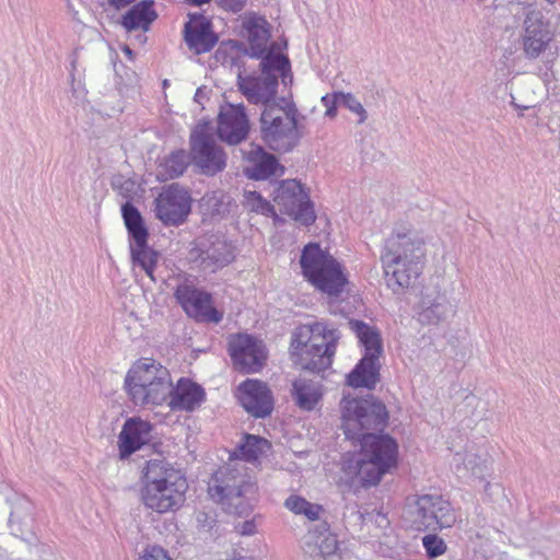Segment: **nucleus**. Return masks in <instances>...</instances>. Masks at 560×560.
<instances>
[{
    "label": "nucleus",
    "instance_id": "obj_1",
    "mask_svg": "<svg viewBox=\"0 0 560 560\" xmlns=\"http://www.w3.org/2000/svg\"><path fill=\"white\" fill-rule=\"evenodd\" d=\"M424 255V243L413 232H394L381 256L388 288L395 293L409 288L422 271Z\"/></svg>",
    "mask_w": 560,
    "mask_h": 560
},
{
    "label": "nucleus",
    "instance_id": "obj_2",
    "mask_svg": "<svg viewBox=\"0 0 560 560\" xmlns=\"http://www.w3.org/2000/svg\"><path fill=\"white\" fill-rule=\"evenodd\" d=\"M340 338L338 328L328 322L301 325L291 336V357L302 370L323 372L331 366Z\"/></svg>",
    "mask_w": 560,
    "mask_h": 560
},
{
    "label": "nucleus",
    "instance_id": "obj_3",
    "mask_svg": "<svg viewBox=\"0 0 560 560\" xmlns=\"http://www.w3.org/2000/svg\"><path fill=\"white\" fill-rule=\"evenodd\" d=\"M187 489L183 472L164 459H151L142 469L141 500L152 511L166 513L178 509Z\"/></svg>",
    "mask_w": 560,
    "mask_h": 560
},
{
    "label": "nucleus",
    "instance_id": "obj_4",
    "mask_svg": "<svg viewBox=\"0 0 560 560\" xmlns=\"http://www.w3.org/2000/svg\"><path fill=\"white\" fill-rule=\"evenodd\" d=\"M212 500L230 514L246 517L257 500V486L244 472V468L225 466L220 468L208 486Z\"/></svg>",
    "mask_w": 560,
    "mask_h": 560
},
{
    "label": "nucleus",
    "instance_id": "obj_5",
    "mask_svg": "<svg viewBox=\"0 0 560 560\" xmlns=\"http://www.w3.org/2000/svg\"><path fill=\"white\" fill-rule=\"evenodd\" d=\"M172 385L168 370L160 362L143 358L129 369L125 387L137 406H158L166 401Z\"/></svg>",
    "mask_w": 560,
    "mask_h": 560
},
{
    "label": "nucleus",
    "instance_id": "obj_6",
    "mask_svg": "<svg viewBox=\"0 0 560 560\" xmlns=\"http://www.w3.org/2000/svg\"><path fill=\"white\" fill-rule=\"evenodd\" d=\"M299 109L290 98L281 97L265 107L260 115L262 140L276 151L293 149L301 133L298 128Z\"/></svg>",
    "mask_w": 560,
    "mask_h": 560
},
{
    "label": "nucleus",
    "instance_id": "obj_7",
    "mask_svg": "<svg viewBox=\"0 0 560 560\" xmlns=\"http://www.w3.org/2000/svg\"><path fill=\"white\" fill-rule=\"evenodd\" d=\"M300 266L304 278L328 295H338L348 282L341 264L317 242L303 247Z\"/></svg>",
    "mask_w": 560,
    "mask_h": 560
},
{
    "label": "nucleus",
    "instance_id": "obj_8",
    "mask_svg": "<svg viewBox=\"0 0 560 560\" xmlns=\"http://www.w3.org/2000/svg\"><path fill=\"white\" fill-rule=\"evenodd\" d=\"M361 457L358 460V476L363 487L378 485L398 463V444L388 434L366 435L359 440Z\"/></svg>",
    "mask_w": 560,
    "mask_h": 560
},
{
    "label": "nucleus",
    "instance_id": "obj_9",
    "mask_svg": "<svg viewBox=\"0 0 560 560\" xmlns=\"http://www.w3.org/2000/svg\"><path fill=\"white\" fill-rule=\"evenodd\" d=\"M350 329L364 349L362 359L348 374L347 383L353 388L373 389L380 381V357L383 354V340L380 330L362 320L351 319Z\"/></svg>",
    "mask_w": 560,
    "mask_h": 560
},
{
    "label": "nucleus",
    "instance_id": "obj_10",
    "mask_svg": "<svg viewBox=\"0 0 560 560\" xmlns=\"http://www.w3.org/2000/svg\"><path fill=\"white\" fill-rule=\"evenodd\" d=\"M340 407L342 429L349 440L374 435L369 431L382 430L388 419L385 405L372 396L365 399L343 396Z\"/></svg>",
    "mask_w": 560,
    "mask_h": 560
},
{
    "label": "nucleus",
    "instance_id": "obj_11",
    "mask_svg": "<svg viewBox=\"0 0 560 560\" xmlns=\"http://www.w3.org/2000/svg\"><path fill=\"white\" fill-rule=\"evenodd\" d=\"M402 517L419 532L450 528L457 520L451 503L442 495L432 493L407 498Z\"/></svg>",
    "mask_w": 560,
    "mask_h": 560
},
{
    "label": "nucleus",
    "instance_id": "obj_12",
    "mask_svg": "<svg viewBox=\"0 0 560 560\" xmlns=\"http://www.w3.org/2000/svg\"><path fill=\"white\" fill-rule=\"evenodd\" d=\"M121 217L129 236V250L133 265L139 266L155 282L154 270L159 253L148 245L149 231L140 211L130 201L121 206Z\"/></svg>",
    "mask_w": 560,
    "mask_h": 560
},
{
    "label": "nucleus",
    "instance_id": "obj_13",
    "mask_svg": "<svg viewBox=\"0 0 560 560\" xmlns=\"http://www.w3.org/2000/svg\"><path fill=\"white\" fill-rule=\"evenodd\" d=\"M273 201L282 212L304 226L312 225L316 220L314 203L296 177L278 183L273 190Z\"/></svg>",
    "mask_w": 560,
    "mask_h": 560
},
{
    "label": "nucleus",
    "instance_id": "obj_14",
    "mask_svg": "<svg viewBox=\"0 0 560 560\" xmlns=\"http://www.w3.org/2000/svg\"><path fill=\"white\" fill-rule=\"evenodd\" d=\"M191 196L178 184L162 188L153 201L155 218L165 226H179L191 212Z\"/></svg>",
    "mask_w": 560,
    "mask_h": 560
},
{
    "label": "nucleus",
    "instance_id": "obj_15",
    "mask_svg": "<svg viewBox=\"0 0 560 560\" xmlns=\"http://www.w3.org/2000/svg\"><path fill=\"white\" fill-rule=\"evenodd\" d=\"M174 296L186 315L196 322L218 324L223 318V314L213 306L211 294L192 284H178Z\"/></svg>",
    "mask_w": 560,
    "mask_h": 560
},
{
    "label": "nucleus",
    "instance_id": "obj_16",
    "mask_svg": "<svg viewBox=\"0 0 560 560\" xmlns=\"http://www.w3.org/2000/svg\"><path fill=\"white\" fill-rule=\"evenodd\" d=\"M229 353L234 368L243 373L259 372L268 355L264 342L248 334L232 335L229 339Z\"/></svg>",
    "mask_w": 560,
    "mask_h": 560
},
{
    "label": "nucleus",
    "instance_id": "obj_17",
    "mask_svg": "<svg viewBox=\"0 0 560 560\" xmlns=\"http://www.w3.org/2000/svg\"><path fill=\"white\" fill-rule=\"evenodd\" d=\"M190 255L202 270L215 272L235 259V248L225 238H207L200 241L191 249Z\"/></svg>",
    "mask_w": 560,
    "mask_h": 560
},
{
    "label": "nucleus",
    "instance_id": "obj_18",
    "mask_svg": "<svg viewBox=\"0 0 560 560\" xmlns=\"http://www.w3.org/2000/svg\"><path fill=\"white\" fill-rule=\"evenodd\" d=\"M191 154L196 164L208 172H222L226 158L206 127H197L190 136Z\"/></svg>",
    "mask_w": 560,
    "mask_h": 560
},
{
    "label": "nucleus",
    "instance_id": "obj_19",
    "mask_svg": "<svg viewBox=\"0 0 560 560\" xmlns=\"http://www.w3.org/2000/svg\"><path fill=\"white\" fill-rule=\"evenodd\" d=\"M456 314V306L445 292L427 288L417 306V319L421 325H439Z\"/></svg>",
    "mask_w": 560,
    "mask_h": 560
},
{
    "label": "nucleus",
    "instance_id": "obj_20",
    "mask_svg": "<svg viewBox=\"0 0 560 560\" xmlns=\"http://www.w3.org/2000/svg\"><path fill=\"white\" fill-rule=\"evenodd\" d=\"M238 400L242 407L255 418H266L273 410V398L266 383L258 380H246L238 388Z\"/></svg>",
    "mask_w": 560,
    "mask_h": 560
},
{
    "label": "nucleus",
    "instance_id": "obj_21",
    "mask_svg": "<svg viewBox=\"0 0 560 560\" xmlns=\"http://www.w3.org/2000/svg\"><path fill=\"white\" fill-rule=\"evenodd\" d=\"M248 131L249 120L243 104H228L221 108L218 135L223 141L230 144H237L247 137Z\"/></svg>",
    "mask_w": 560,
    "mask_h": 560
},
{
    "label": "nucleus",
    "instance_id": "obj_22",
    "mask_svg": "<svg viewBox=\"0 0 560 560\" xmlns=\"http://www.w3.org/2000/svg\"><path fill=\"white\" fill-rule=\"evenodd\" d=\"M552 40L549 24L544 21L540 12H530L525 20L523 50L528 59H537Z\"/></svg>",
    "mask_w": 560,
    "mask_h": 560
},
{
    "label": "nucleus",
    "instance_id": "obj_23",
    "mask_svg": "<svg viewBox=\"0 0 560 560\" xmlns=\"http://www.w3.org/2000/svg\"><path fill=\"white\" fill-rule=\"evenodd\" d=\"M152 425L140 418H129L118 435L119 457L127 459L151 439Z\"/></svg>",
    "mask_w": 560,
    "mask_h": 560
},
{
    "label": "nucleus",
    "instance_id": "obj_24",
    "mask_svg": "<svg viewBox=\"0 0 560 560\" xmlns=\"http://www.w3.org/2000/svg\"><path fill=\"white\" fill-rule=\"evenodd\" d=\"M238 90L246 100L255 105L261 104L265 107L278 102L276 94L278 81L270 75L238 77Z\"/></svg>",
    "mask_w": 560,
    "mask_h": 560
},
{
    "label": "nucleus",
    "instance_id": "obj_25",
    "mask_svg": "<svg viewBox=\"0 0 560 560\" xmlns=\"http://www.w3.org/2000/svg\"><path fill=\"white\" fill-rule=\"evenodd\" d=\"M205 389L189 378L182 377L171 385L168 407L173 411H192L205 400Z\"/></svg>",
    "mask_w": 560,
    "mask_h": 560
},
{
    "label": "nucleus",
    "instance_id": "obj_26",
    "mask_svg": "<svg viewBox=\"0 0 560 560\" xmlns=\"http://www.w3.org/2000/svg\"><path fill=\"white\" fill-rule=\"evenodd\" d=\"M324 386L319 381L299 377L293 381L291 397L302 411H314L322 405Z\"/></svg>",
    "mask_w": 560,
    "mask_h": 560
},
{
    "label": "nucleus",
    "instance_id": "obj_27",
    "mask_svg": "<svg viewBox=\"0 0 560 560\" xmlns=\"http://www.w3.org/2000/svg\"><path fill=\"white\" fill-rule=\"evenodd\" d=\"M185 42L190 50L200 55L210 51L218 42L206 20H194L185 25Z\"/></svg>",
    "mask_w": 560,
    "mask_h": 560
},
{
    "label": "nucleus",
    "instance_id": "obj_28",
    "mask_svg": "<svg viewBox=\"0 0 560 560\" xmlns=\"http://www.w3.org/2000/svg\"><path fill=\"white\" fill-rule=\"evenodd\" d=\"M156 18L158 13L153 9V0H142L122 15L121 25L128 32L137 30L147 32Z\"/></svg>",
    "mask_w": 560,
    "mask_h": 560
},
{
    "label": "nucleus",
    "instance_id": "obj_29",
    "mask_svg": "<svg viewBox=\"0 0 560 560\" xmlns=\"http://www.w3.org/2000/svg\"><path fill=\"white\" fill-rule=\"evenodd\" d=\"M489 458L486 452H475L472 448L465 454L456 453L453 457V465L460 477L469 475L482 479L488 469Z\"/></svg>",
    "mask_w": 560,
    "mask_h": 560
},
{
    "label": "nucleus",
    "instance_id": "obj_30",
    "mask_svg": "<svg viewBox=\"0 0 560 560\" xmlns=\"http://www.w3.org/2000/svg\"><path fill=\"white\" fill-rule=\"evenodd\" d=\"M247 160L253 163L254 172L246 170L245 175H277L278 172L283 174L285 171L275 155L267 153L261 147L252 145Z\"/></svg>",
    "mask_w": 560,
    "mask_h": 560
},
{
    "label": "nucleus",
    "instance_id": "obj_31",
    "mask_svg": "<svg viewBox=\"0 0 560 560\" xmlns=\"http://www.w3.org/2000/svg\"><path fill=\"white\" fill-rule=\"evenodd\" d=\"M11 505L9 524L12 530H15L14 526L18 525V530L22 532L21 526H27L33 517V504L24 495L14 493L8 499Z\"/></svg>",
    "mask_w": 560,
    "mask_h": 560
},
{
    "label": "nucleus",
    "instance_id": "obj_32",
    "mask_svg": "<svg viewBox=\"0 0 560 560\" xmlns=\"http://www.w3.org/2000/svg\"><path fill=\"white\" fill-rule=\"evenodd\" d=\"M260 66L261 75L273 77L277 81L278 77H281L283 83H285L290 72V61L287 56L270 50L262 58Z\"/></svg>",
    "mask_w": 560,
    "mask_h": 560
},
{
    "label": "nucleus",
    "instance_id": "obj_33",
    "mask_svg": "<svg viewBox=\"0 0 560 560\" xmlns=\"http://www.w3.org/2000/svg\"><path fill=\"white\" fill-rule=\"evenodd\" d=\"M268 447L269 442L266 439L253 434H245L236 448L235 455L245 462H254L258 459Z\"/></svg>",
    "mask_w": 560,
    "mask_h": 560
},
{
    "label": "nucleus",
    "instance_id": "obj_34",
    "mask_svg": "<svg viewBox=\"0 0 560 560\" xmlns=\"http://www.w3.org/2000/svg\"><path fill=\"white\" fill-rule=\"evenodd\" d=\"M284 508L295 515H303L310 521H317L323 512V506L317 503H312L305 498L291 494L284 501Z\"/></svg>",
    "mask_w": 560,
    "mask_h": 560
},
{
    "label": "nucleus",
    "instance_id": "obj_35",
    "mask_svg": "<svg viewBox=\"0 0 560 560\" xmlns=\"http://www.w3.org/2000/svg\"><path fill=\"white\" fill-rule=\"evenodd\" d=\"M343 515H345V517H354L355 522L358 524L373 522L381 529H385L389 525V521H388L386 514H384L381 511H376V510H374L372 512H368V511L363 512L359 509L357 503L346 504Z\"/></svg>",
    "mask_w": 560,
    "mask_h": 560
},
{
    "label": "nucleus",
    "instance_id": "obj_36",
    "mask_svg": "<svg viewBox=\"0 0 560 560\" xmlns=\"http://www.w3.org/2000/svg\"><path fill=\"white\" fill-rule=\"evenodd\" d=\"M113 186L128 200L140 198L144 191L142 177H115Z\"/></svg>",
    "mask_w": 560,
    "mask_h": 560
},
{
    "label": "nucleus",
    "instance_id": "obj_37",
    "mask_svg": "<svg viewBox=\"0 0 560 560\" xmlns=\"http://www.w3.org/2000/svg\"><path fill=\"white\" fill-rule=\"evenodd\" d=\"M266 21L260 18L252 19L247 22V30L249 34V40L253 48H257L260 51L265 49V45L268 42L269 33L265 27Z\"/></svg>",
    "mask_w": 560,
    "mask_h": 560
},
{
    "label": "nucleus",
    "instance_id": "obj_38",
    "mask_svg": "<svg viewBox=\"0 0 560 560\" xmlns=\"http://www.w3.org/2000/svg\"><path fill=\"white\" fill-rule=\"evenodd\" d=\"M190 155L183 150L173 152L164 163L167 175H183L190 164Z\"/></svg>",
    "mask_w": 560,
    "mask_h": 560
},
{
    "label": "nucleus",
    "instance_id": "obj_39",
    "mask_svg": "<svg viewBox=\"0 0 560 560\" xmlns=\"http://www.w3.org/2000/svg\"><path fill=\"white\" fill-rule=\"evenodd\" d=\"M246 205L252 211L261 213L266 217H272L276 214L273 206L261 197L257 191H245Z\"/></svg>",
    "mask_w": 560,
    "mask_h": 560
},
{
    "label": "nucleus",
    "instance_id": "obj_40",
    "mask_svg": "<svg viewBox=\"0 0 560 560\" xmlns=\"http://www.w3.org/2000/svg\"><path fill=\"white\" fill-rule=\"evenodd\" d=\"M339 100L341 106H345L352 114L358 116V124H364L366 121L368 112L353 94L342 92V94L339 95Z\"/></svg>",
    "mask_w": 560,
    "mask_h": 560
},
{
    "label": "nucleus",
    "instance_id": "obj_41",
    "mask_svg": "<svg viewBox=\"0 0 560 560\" xmlns=\"http://www.w3.org/2000/svg\"><path fill=\"white\" fill-rule=\"evenodd\" d=\"M422 545L429 558H436L445 553V541L435 534L425 535L422 538Z\"/></svg>",
    "mask_w": 560,
    "mask_h": 560
},
{
    "label": "nucleus",
    "instance_id": "obj_42",
    "mask_svg": "<svg viewBox=\"0 0 560 560\" xmlns=\"http://www.w3.org/2000/svg\"><path fill=\"white\" fill-rule=\"evenodd\" d=\"M342 92H335L332 94H326L322 97V104L326 107L325 116L334 118L337 114V105H340L339 95Z\"/></svg>",
    "mask_w": 560,
    "mask_h": 560
},
{
    "label": "nucleus",
    "instance_id": "obj_43",
    "mask_svg": "<svg viewBox=\"0 0 560 560\" xmlns=\"http://www.w3.org/2000/svg\"><path fill=\"white\" fill-rule=\"evenodd\" d=\"M465 402L468 406L476 405V410L472 412V415L476 418H479V419L487 418V415L489 412V407H488L487 401H483L482 399L478 398L477 396L470 394V395L466 396Z\"/></svg>",
    "mask_w": 560,
    "mask_h": 560
},
{
    "label": "nucleus",
    "instance_id": "obj_44",
    "mask_svg": "<svg viewBox=\"0 0 560 560\" xmlns=\"http://www.w3.org/2000/svg\"><path fill=\"white\" fill-rule=\"evenodd\" d=\"M337 549L338 542L334 536L326 537L319 545L320 553L331 559H334Z\"/></svg>",
    "mask_w": 560,
    "mask_h": 560
},
{
    "label": "nucleus",
    "instance_id": "obj_45",
    "mask_svg": "<svg viewBox=\"0 0 560 560\" xmlns=\"http://www.w3.org/2000/svg\"><path fill=\"white\" fill-rule=\"evenodd\" d=\"M140 560H172L166 551L161 547H151L145 550V553Z\"/></svg>",
    "mask_w": 560,
    "mask_h": 560
},
{
    "label": "nucleus",
    "instance_id": "obj_46",
    "mask_svg": "<svg viewBox=\"0 0 560 560\" xmlns=\"http://www.w3.org/2000/svg\"><path fill=\"white\" fill-rule=\"evenodd\" d=\"M215 2L226 11L237 13L243 10L246 0H215Z\"/></svg>",
    "mask_w": 560,
    "mask_h": 560
},
{
    "label": "nucleus",
    "instance_id": "obj_47",
    "mask_svg": "<svg viewBox=\"0 0 560 560\" xmlns=\"http://www.w3.org/2000/svg\"><path fill=\"white\" fill-rule=\"evenodd\" d=\"M236 532L242 536H252L256 533L255 520H246L235 525Z\"/></svg>",
    "mask_w": 560,
    "mask_h": 560
},
{
    "label": "nucleus",
    "instance_id": "obj_48",
    "mask_svg": "<svg viewBox=\"0 0 560 560\" xmlns=\"http://www.w3.org/2000/svg\"><path fill=\"white\" fill-rule=\"evenodd\" d=\"M109 3L116 9L125 8L132 3L135 0H108Z\"/></svg>",
    "mask_w": 560,
    "mask_h": 560
},
{
    "label": "nucleus",
    "instance_id": "obj_49",
    "mask_svg": "<svg viewBox=\"0 0 560 560\" xmlns=\"http://www.w3.org/2000/svg\"><path fill=\"white\" fill-rule=\"evenodd\" d=\"M185 1L191 5H201L203 3L209 2L210 0H185Z\"/></svg>",
    "mask_w": 560,
    "mask_h": 560
},
{
    "label": "nucleus",
    "instance_id": "obj_50",
    "mask_svg": "<svg viewBox=\"0 0 560 560\" xmlns=\"http://www.w3.org/2000/svg\"><path fill=\"white\" fill-rule=\"evenodd\" d=\"M72 91L77 97L83 96V90H79L72 85Z\"/></svg>",
    "mask_w": 560,
    "mask_h": 560
},
{
    "label": "nucleus",
    "instance_id": "obj_51",
    "mask_svg": "<svg viewBox=\"0 0 560 560\" xmlns=\"http://www.w3.org/2000/svg\"><path fill=\"white\" fill-rule=\"evenodd\" d=\"M122 50L129 58H131L132 50L128 46H126Z\"/></svg>",
    "mask_w": 560,
    "mask_h": 560
},
{
    "label": "nucleus",
    "instance_id": "obj_52",
    "mask_svg": "<svg viewBox=\"0 0 560 560\" xmlns=\"http://www.w3.org/2000/svg\"><path fill=\"white\" fill-rule=\"evenodd\" d=\"M202 517L207 518V515L205 513H199L197 516L198 522H202Z\"/></svg>",
    "mask_w": 560,
    "mask_h": 560
},
{
    "label": "nucleus",
    "instance_id": "obj_53",
    "mask_svg": "<svg viewBox=\"0 0 560 560\" xmlns=\"http://www.w3.org/2000/svg\"><path fill=\"white\" fill-rule=\"evenodd\" d=\"M490 488H491V485L489 482H487L485 486V491H488V489H490Z\"/></svg>",
    "mask_w": 560,
    "mask_h": 560
},
{
    "label": "nucleus",
    "instance_id": "obj_54",
    "mask_svg": "<svg viewBox=\"0 0 560 560\" xmlns=\"http://www.w3.org/2000/svg\"><path fill=\"white\" fill-rule=\"evenodd\" d=\"M215 195H217V192H212V197L207 196L206 198H208V201H210L212 198H215Z\"/></svg>",
    "mask_w": 560,
    "mask_h": 560
},
{
    "label": "nucleus",
    "instance_id": "obj_55",
    "mask_svg": "<svg viewBox=\"0 0 560 560\" xmlns=\"http://www.w3.org/2000/svg\"><path fill=\"white\" fill-rule=\"evenodd\" d=\"M254 179H267L268 177H258V176H255L253 177Z\"/></svg>",
    "mask_w": 560,
    "mask_h": 560
},
{
    "label": "nucleus",
    "instance_id": "obj_56",
    "mask_svg": "<svg viewBox=\"0 0 560 560\" xmlns=\"http://www.w3.org/2000/svg\"><path fill=\"white\" fill-rule=\"evenodd\" d=\"M167 178L173 179L174 177H173V176H170V177H162V179H163V180H164V179H167Z\"/></svg>",
    "mask_w": 560,
    "mask_h": 560
},
{
    "label": "nucleus",
    "instance_id": "obj_57",
    "mask_svg": "<svg viewBox=\"0 0 560 560\" xmlns=\"http://www.w3.org/2000/svg\"><path fill=\"white\" fill-rule=\"evenodd\" d=\"M549 2H553L555 0H548Z\"/></svg>",
    "mask_w": 560,
    "mask_h": 560
}]
</instances>
